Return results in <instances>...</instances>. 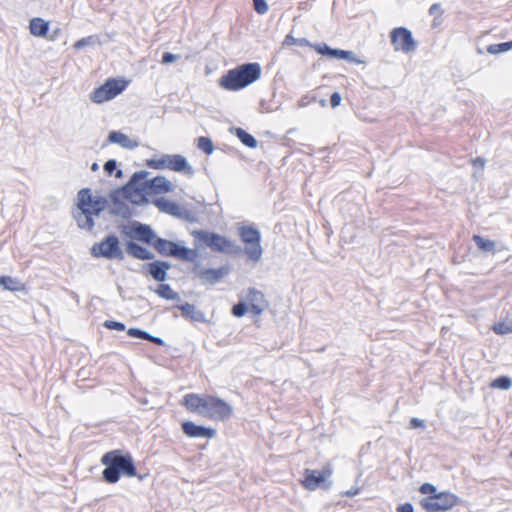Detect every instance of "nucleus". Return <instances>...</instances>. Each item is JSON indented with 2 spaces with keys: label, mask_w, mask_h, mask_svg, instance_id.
Wrapping results in <instances>:
<instances>
[{
  "label": "nucleus",
  "mask_w": 512,
  "mask_h": 512,
  "mask_svg": "<svg viewBox=\"0 0 512 512\" xmlns=\"http://www.w3.org/2000/svg\"><path fill=\"white\" fill-rule=\"evenodd\" d=\"M183 404L190 412L215 421H225L233 415V407L229 403L210 395L187 394Z\"/></svg>",
  "instance_id": "nucleus-1"
},
{
  "label": "nucleus",
  "mask_w": 512,
  "mask_h": 512,
  "mask_svg": "<svg viewBox=\"0 0 512 512\" xmlns=\"http://www.w3.org/2000/svg\"><path fill=\"white\" fill-rule=\"evenodd\" d=\"M261 72L259 63H244L228 70L220 78L219 85L228 91H239L259 80Z\"/></svg>",
  "instance_id": "nucleus-2"
},
{
  "label": "nucleus",
  "mask_w": 512,
  "mask_h": 512,
  "mask_svg": "<svg viewBox=\"0 0 512 512\" xmlns=\"http://www.w3.org/2000/svg\"><path fill=\"white\" fill-rule=\"evenodd\" d=\"M101 463L105 466L102 475L107 483L118 482L121 473L128 477L136 476L132 457L129 454H123L120 450L105 453L101 458Z\"/></svg>",
  "instance_id": "nucleus-3"
},
{
  "label": "nucleus",
  "mask_w": 512,
  "mask_h": 512,
  "mask_svg": "<svg viewBox=\"0 0 512 512\" xmlns=\"http://www.w3.org/2000/svg\"><path fill=\"white\" fill-rule=\"evenodd\" d=\"M193 236L198 247L205 246L214 252L236 255L242 252L241 246L229 238L207 230H194Z\"/></svg>",
  "instance_id": "nucleus-4"
},
{
  "label": "nucleus",
  "mask_w": 512,
  "mask_h": 512,
  "mask_svg": "<svg viewBox=\"0 0 512 512\" xmlns=\"http://www.w3.org/2000/svg\"><path fill=\"white\" fill-rule=\"evenodd\" d=\"M149 175L148 171L142 170L135 172L128 183L121 189H118L123 195V199L135 204L141 205L148 202L147 195L148 189L146 187L145 178Z\"/></svg>",
  "instance_id": "nucleus-5"
},
{
  "label": "nucleus",
  "mask_w": 512,
  "mask_h": 512,
  "mask_svg": "<svg viewBox=\"0 0 512 512\" xmlns=\"http://www.w3.org/2000/svg\"><path fill=\"white\" fill-rule=\"evenodd\" d=\"M238 234L241 241L245 244L243 251L248 260L258 263L263 255L259 230L253 226L243 225L238 228Z\"/></svg>",
  "instance_id": "nucleus-6"
},
{
  "label": "nucleus",
  "mask_w": 512,
  "mask_h": 512,
  "mask_svg": "<svg viewBox=\"0 0 512 512\" xmlns=\"http://www.w3.org/2000/svg\"><path fill=\"white\" fill-rule=\"evenodd\" d=\"M147 165L153 169H169L178 173H184L189 177L194 175L193 167L184 156L179 154H164L158 159L148 160Z\"/></svg>",
  "instance_id": "nucleus-7"
},
{
  "label": "nucleus",
  "mask_w": 512,
  "mask_h": 512,
  "mask_svg": "<svg viewBox=\"0 0 512 512\" xmlns=\"http://www.w3.org/2000/svg\"><path fill=\"white\" fill-rule=\"evenodd\" d=\"M152 246L162 255L175 257L183 261L194 262L198 258L196 249L186 248L163 238L156 237Z\"/></svg>",
  "instance_id": "nucleus-8"
},
{
  "label": "nucleus",
  "mask_w": 512,
  "mask_h": 512,
  "mask_svg": "<svg viewBox=\"0 0 512 512\" xmlns=\"http://www.w3.org/2000/svg\"><path fill=\"white\" fill-rule=\"evenodd\" d=\"M459 498L450 492H440L426 498L420 502L422 508L427 512L447 511L456 506Z\"/></svg>",
  "instance_id": "nucleus-9"
},
{
  "label": "nucleus",
  "mask_w": 512,
  "mask_h": 512,
  "mask_svg": "<svg viewBox=\"0 0 512 512\" xmlns=\"http://www.w3.org/2000/svg\"><path fill=\"white\" fill-rule=\"evenodd\" d=\"M91 254L94 257H103L110 260L122 261L124 259V253L115 235H108L102 241L95 243L91 248Z\"/></svg>",
  "instance_id": "nucleus-10"
},
{
  "label": "nucleus",
  "mask_w": 512,
  "mask_h": 512,
  "mask_svg": "<svg viewBox=\"0 0 512 512\" xmlns=\"http://www.w3.org/2000/svg\"><path fill=\"white\" fill-rule=\"evenodd\" d=\"M126 87V82L121 79H109L100 87L94 89L90 99L94 103H103L115 98Z\"/></svg>",
  "instance_id": "nucleus-11"
},
{
  "label": "nucleus",
  "mask_w": 512,
  "mask_h": 512,
  "mask_svg": "<svg viewBox=\"0 0 512 512\" xmlns=\"http://www.w3.org/2000/svg\"><path fill=\"white\" fill-rule=\"evenodd\" d=\"M304 474L305 477L302 483L308 490L329 489L332 485V482L329 480L332 475V469L329 466L324 467L322 470L306 469Z\"/></svg>",
  "instance_id": "nucleus-12"
},
{
  "label": "nucleus",
  "mask_w": 512,
  "mask_h": 512,
  "mask_svg": "<svg viewBox=\"0 0 512 512\" xmlns=\"http://www.w3.org/2000/svg\"><path fill=\"white\" fill-rule=\"evenodd\" d=\"M390 37L395 51L409 54L416 50L417 44L410 30L404 27L395 28L392 30Z\"/></svg>",
  "instance_id": "nucleus-13"
},
{
  "label": "nucleus",
  "mask_w": 512,
  "mask_h": 512,
  "mask_svg": "<svg viewBox=\"0 0 512 512\" xmlns=\"http://www.w3.org/2000/svg\"><path fill=\"white\" fill-rule=\"evenodd\" d=\"M78 201L82 207H89L94 216H99L107 206V199L102 196H92L89 188H83L78 192Z\"/></svg>",
  "instance_id": "nucleus-14"
},
{
  "label": "nucleus",
  "mask_w": 512,
  "mask_h": 512,
  "mask_svg": "<svg viewBox=\"0 0 512 512\" xmlns=\"http://www.w3.org/2000/svg\"><path fill=\"white\" fill-rule=\"evenodd\" d=\"M123 234L127 237L137 239L144 243L152 245L156 239L155 232L149 225L142 224L140 222H133L129 229H124Z\"/></svg>",
  "instance_id": "nucleus-15"
},
{
  "label": "nucleus",
  "mask_w": 512,
  "mask_h": 512,
  "mask_svg": "<svg viewBox=\"0 0 512 512\" xmlns=\"http://www.w3.org/2000/svg\"><path fill=\"white\" fill-rule=\"evenodd\" d=\"M112 205L109 209V213L114 216H119L123 219H129L132 214V208L125 202L123 195L117 189L110 194Z\"/></svg>",
  "instance_id": "nucleus-16"
},
{
  "label": "nucleus",
  "mask_w": 512,
  "mask_h": 512,
  "mask_svg": "<svg viewBox=\"0 0 512 512\" xmlns=\"http://www.w3.org/2000/svg\"><path fill=\"white\" fill-rule=\"evenodd\" d=\"M245 299L250 306L252 314L255 316H260L268 307L264 293L255 288L247 290Z\"/></svg>",
  "instance_id": "nucleus-17"
},
{
  "label": "nucleus",
  "mask_w": 512,
  "mask_h": 512,
  "mask_svg": "<svg viewBox=\"0 0 512 512\" xmlns=\"http://www.w3.org/2000/svg\"><path fill=\"white\" fill-rule=\"evenodd\" d=\"M194 272L204 283L213 285L223 279L229 273V269L226 267L201 269L195 266Z\"/></svg>",
  "instance_id": "nucleus-18"
},
{
  "label": "nucleus",
  "mask_w": 512,
  "mask_h": 512,
  "mask_svg": "<svg viewBox=\"0 0 512 512\" xmlns=\"http://www.w3.org/2000/svg\"><path fill=\"white\" fill-rule=\"evenodd\" d=\"M182 430L185 435L190 438H214L216 430L204 426L196 425L192 421H185L182 423Z\"/></svg>",
  "instance_id": "nucleus-19"
},
{
  "label": "nucleus",
  "mask_w": 512,
  "mask_h": 512,
  "mask_svg": "<svg viewBox=\"0 0 512 512\" xmlns=\"http://www.w3.org/2000/svg\"><path fill=\"white\" fill-rule=\"evenodd\" d=\"M144 184H146L149 194H162L173 190L172 183L164 176H157L150 180L146 177Z\"/></svg>",
  "instance_id": "nucleus-20"
},
{
  "label": "nucleus",
  "mask_w": 512,
  "mask_h": 512,
  "mask_svg": "<svg viewBox=\"0 0 512 512\" xmlns=\"http://www.w3.org/2000/svg\"><path fill=\"white\" fill-rule=\"evenodd\" d=\"M78 209L79 211L74 214V218L81 229H86L91 231L94 227L93 214L90 212L89 207H82L81 203L78 201Z\"/></svg>",
  "instance_id": "nucleus-21"
},
{
  "label": "nucleus",
  "mask_w": 512,
  "mask_h": 512,
  "mask_svg": "<svg viewBox=\"0 0 512 512\" xmlns=\"http://www.w3.org/2000/svg\"><path fill=\"white\" fill-rule=\"evenodd\" d=\"M126 252L131 257L139 260H151L154 258L153 253H151L148 249L133 241H128L126 243Z\"/></svg>",
  "instance_id": "nucleus-22"
},
{
  "label": "nucleus",
  "mask_w": 512,
  "mask_h": 512,
  "mask_svg": "<svg viewBox=\"0 0 512 512\" xmlns=\"http://www.w3.org/2000/svg\"><path fill=\"white\" fill-rule=\"evenodd\" d=\"M170 267L168 262L155 261L149 264V273L156 281L164 282L167 279V271Z\"/></svg>",
  "instance_id": "nucleus-23"
},
{
  "label": "nucleus",
  "mask_w": 512,
  "mask_h": 512,
  "mask_svg": "<svg viewBox=\"0 0 512 512\" xmlns=\"http://www.w3.org/2000/svg\"><path fill=\"white\" fill-rule=\"evenodd\" d=\"M108 141L126 149H134L138 146L137 141L130 139L120 131H111L108 135Z\"/></svg>",
  "instance_id": "nucleus-24"
},
{
  "label": "nucleus",
  "mask_w": 512,
  "mask_h": 512,
  "mask_svg": "<svg viewBox=\"0 0 512 512\" xmlns=\"http://www.w3.org/2000/svg\"><path fill=\"white\" fill-rule=\"evenodd\" d=\"M178 308L181 310L182 312V315L193 321V322H205L206 321V318H205V314L196 308V306L190 304V303H185V304H182L180 306H178Z\"/></svg>",
  "instance_id": "nucleus-25"
},
{
  "label": "nucleus",
  "mask_w": 512,
  "mask_h": 512,
  "mask_svg": "<svg viewBox=\"0 0 512 512\" xmlns=\"http://www.w3.org/2000/svg\"><path fill=\"white\" fill-rule=\"evenodd\" d=\"M30 33L37 37H44L48 33L49 23L42 18H33L29 24Z\"/></svg>",
  "instance_id": "nucleus-26"
},
{
  "label": "nucleus",
  "mask_w": 512,
  "mask_h": 512,
  "mask_svg": "<svg viewBox=\"0 0 512 512\" xmlns=\"http://www.w3.org/2000/svg\"><path fill=\"white\" fill-rule=\"evenodd\" d=\"M154 204L159 208L160 211L168 213L170 215L179 214V205L173 201L165 198H159L154 201Z\"/></svg>",
  "instance_id": "nucleus-27"
},
{
  "label": "nucleus",
  "mask_w": 512,
  "mask_h": 512,
  "mask_svg": "<svg viewBox=\"0 0 512 512\" xmlns=\"http://www.w3.org/2000/svg\"><path fill=\"white\" fill-rule=\"evenodd\" d=\"M0 286L8 291H21L24 288L20 281L10 276H0Z\"/></svg>",
  "instance_id": "nucleus-28"
},
{
  "label": "nucleus",
  "mask_w": 512,
  "mask_h": 512,
  "mask_svg": "<svg viewBox=\"0 0 512 512\" xmlns=\"http://www.w3.org/2000/svg\"><path fill=\"white\" fill-rule=\"evenodd\" d=\"M155 293L166 300H180L179 294L175 292L169 284H160Z\"/></svg>",
  "instance_id": "nucleus-29"
},
{
  "label": "nucleus",
  "mask_w": 512,
  "mask_h": 512,
  "mask_svg": "<svg viewBox=\"0 0 512 512\" xmlns=\"http://www.w3.org/2000/svg\"><path fill=\"white\" fill-rule=\"evenodd\" d=\"M473 241L477 247L484 252H495V242L489 239H485L480 235H474Z\"/></svg>",
  "instance_id": "nucleus-30"
},
{
  "label": "nucleus",
  "mask_w": 512,
  "mask_h": 512,
  "mask_svg": "<svg viewBox=\"0 0 512 512\" xmlns=\"http://www.w3.org/2000/svg\"><path fill=\"white\" fill-rule=\"evenodd\" d=\"M316 52L321 55L328 56L329 58H339L341 49H334L329 47L327 44H314L313 48Z\"/></svg>",
  "instance_id": "nucleus-31"
},
{
  "label": "nucleus",
  "mask_w": 512,
  "mask_h": 512,
  "mask_svg": "<svg viewBox=\"0 0 512 512\" xmlns=\"http://www.w3.org/2000/svg\"><path fill=\"white\" fill-rule=\"evenodd\" d=\"M236 135L245 146L249 148L257 147V140L254 138V136H252L242 128L236 129Z\"/></svg>",
  "instance_id": "nucleus-32"
},
{
  "label": "nucleus",
  "mask_w": 512,
  "mask_h": 512,
  "mask_svg": "<svg viewBox=\"0 0 512 512\" xmlns=\"http://www.w3.org/2000/svg\"><path fill=\"white\" fill-rule=\"evenodd\" d=\"M284 45H298V46H308L313 48V45L308 39L306 38H294L292 35H287L284 40Z\"/></svg>",
  "instance_id": "nucleus-33"
},
{
  "label": "nucleus",
  "mask_w": 512,
  "mask_h": 512,
  "mask_svg": "<svg viewBox=\"0 0 512 512\" xmlns=\"http://www.w3.org/2000/svg\"><path fill=\"white\" fill-rule=\"evenodd\" d=\"M512 49V41L489 45L487 51L491 54H498Z\"/></svg>",
  "instance_id": "nucleus-34"
},
{
  "label": "nucleus",
  "mask_w": 512,
  "mask_h": 512,
  "mask_svg": "<svg viewBox=\"0 0 512 512\" xmlns=\"http://www.w3.org/2000/svg\"><path fill=\"white\" fill-rule=\"evenodd\" d=\"M491 386L502 390H508L512 386V380L507 376H500L496 378Z\"/></svg>",
  "instance_id": "nucleus-35"
},
{
  "label": "nucleus",
  "mask_w": 512,
  "mask_h": 512,
  "mask_svg": "<svg viewBox=\"0 0 512 512\" xmlns=\"http://www.w3.org/2000/svg\"><path fill=\"white\" fill-rule=\"evenodd\" d=\"M197 147L207 155L212 154L214 147L210 138L199 137Z\"/></svg>",
  "instance_id": "nucleus-36"
},
{
  "label": "nucleus",
  "mask_w": 512,
  "mask_h": 512,
  "mask_svg": "<svg viewBox=\"0 0 512 512\" xmlns=\"http://www.w3.org/2000/svg\"><path fill=\"white\" fill-rule=\"evenodd\" d=\"M493 330L499 335L512 333V321L499 322L494 326Z\"/></svg>",
  "instance_id": "nucleus-37"
},
{
  "label": "nucleus",
  "mask_w": 512,
  "mask_h": 512,
  "mask_svg": "<svg viewBox=\"0 0 512 512\" xmlns=\"http://www.w3.org/2000/svg\"><path fill=\"white\" fill-rule=\"evenodd\" d=\"M344 59L351 63L364 64L363 60L358 59L352 51L340 50L339 58Z\"/></svg>",
  "instance_id": "nucleus-38"
},
{
  "label": "nucleus",
  "mask_w": 512,
  "mask_h": 512,
  "mask_svg": "<svg viewBox=\"0 0 512 512\" xmlns=\"http://www.w3.org/2000/svg\"><path fill=\"white\" fill-rule=\"evenodd\" d=\"M246 312H247V304L242 301L235 304L231 309L232 315L237 318L244 316L246 314Z\"/></svg>",
  "instance_id": "nucleus-39"
},
{
  "label": "nucleus",
  "mask_w": 512,
  "mask_h": 512,
  "mask_svg": "<svg viewBox=\"0 0 512 512\" xmlns=\"http://www.w3.org/2000/svg\"><path fill=\"white\" fill-rule=\"evenodd\" d=\"M95 43L94 36L82 38L74 43V48L80 50Z\"/></svg>",
  "instance_id": "nucleus-40"
},
{
  "label": "nucleus",
  "mask_w": 512,
  "mask_h": 512,
  "mask_svg": "<svg viewBox=\"0 0 512 512\" xmlns=\"http://www.w3.org/2000/svg\"><path fill=\"white\" fill-rule=\"evenodd\" d=\"M147 333H148L147 331L141 330L139 328H129L127 330V334L130 337L138 338V339H142V340H146Z\"/></svg>",
  "instance_id": "nucleus-41"
},
{
  "label": "nucleus",
  "mask_w": 512,
  "mask_h": 512,
  "mask_svg": "<svg viewBox=\"0 0 512 512\" xmlns=\"http://www.w3.org/2000/svg\"><path fill=\"white\" fill-rule=\"evenodd\" d=\"M104 327L110 330H118L123 331L125 330V325L122 322L113 321V320H106L104 322Z\"/></svg>",
  "instance_id": "nucleus-42"
},
{
  "label": "nucleus",
  "mask_w": 512,
  "mask_h": 512,
  "mask_svg": "<svg viewBox=\"0 0 512 512\" xmlns=\"http://www.w3.org/2000/svg\"><path fill=\"white\" fill-rule=\"evenodd\" d=\"M254 9L259 14H265L268 11V4L265 0H253Z\"/></svg>",
  "instance_id": "nucleus-43"
},
{
  "label": "nucleus",
  "mask_w": 512,
  "mask_h": 512,
  "mask_svg": "<svg viewBox=\"0 0 512 512\" xmlns=\"http://www.w3.org/2000/svg\"><path fill=\"white\" fill-rule=\"evenodd\" d=\"M419 491L422 494H430V496L434 495V494H437L436 493V487L433 484H430V483H424L423 485H421Z\"/></svg>",
  "instance_id": "nucleus-44"
},
{
  "label": "nucleus",
  "mask_w": 512,
  "mask_h": 512,
  "mask_svg": "<svg viewBox=\"0 0 512 512\" xmlns=\"http://www.w3.org/2000/svg\"><path fill=\"white\" fill-rule=\"evenodd\" d=\"M180 58V55L172 54L170 52H165L162 56V63L169 64L177 61Z\"/></svg>",
  "instance_id": "nucleus-45"
},
{
  "label": "nucleus",
  "mask_w": 512,
  "mask_h": 512,
  "mask_svg": "<svg viewBox=\"0 0 512 512\" xmlns=\"http://www.w3.org/2000/svg\"><path fill=\"white\" fill-rule=\"evenodd\" d=\"M117 169V163L114 159H110L108 160L105 164H104V170L106 171V173H108L109 175H111L115 170Z\"/></svg>",
  "instance_id": "nucleus-46"
},
{
  "label": "nucleus",
  "mask_w": 512,
  "mask_h": 512,
  "mask_svg": "<svg viewBox=\"0 0 512 512\" xmlns=\"http://www.w3.org/2000/svg\"><path fill=\"white\" fill-rule=\"evenodd\" d=\"M341 100H342V97L340 95V93L338 92H334L331 97H330V104L333 108L337 107L340 105L341 103Z\"/></svg>",
  "instance_id": "nucleus-47"
},
{
  "label": "nucleus",
  "mask_w": 512,
  "mask_h": 512,
  "mask_svg": "<svg viewBox=\"0 0 512 512\" xmlns=\"http://www.w3.org/2000/svg\"><path fill=\"white\" fill-rule=\"evenodd\" d=\"M146 340L158 346H163L165 344L164 340L161 337L151 335L149 332L147 333Z\"/></svg>",
  "instance_id": "nucleus-48"
},
{
  "label": "nucleus",
  "mask_w": 512,
  "mask_h": 512,
  "mask_svg": "<svg viewBox=\"0 0 512 512\" xmlns=\"http://www.w3.org/2000/svg\"><path fill=\"white\" fill-rule=\"evenodd\" d=\"M442 13L443 11L441 9V5L438 3L431 5V7L429 8V14L432 16H440L442 15Z\"/></svg>",
  "instance_id": "nucleus-49"
},
{
  "label": "nucleus",
  "mask_w": 512,
  "mask_h": 512,
  "mask_svg": "<svg viewBox=\"0 0 512 512\" xmlns=\"http://www.w3.org/2000/svg\"><path fill=\"white\" fill-rule=\"evenodd\" d=\"M397 512H414L413 505L411 503H404L397 507Z\"/></svg>",
  "instance_id": "nucleus-50"
},
{
  "label": "nucleus",
  "mask_w": 512,
  "mask_h": 512,
  "mask_svg": "<svg viewBox=\"0 0 512 512\" xmlns=\"http://www.w3.org/2000/svg\"><path fill=\"white\" fill-rule=\"evenodd\" d=\"M424 421L419 418H412L410 420V428H418V427H424Z\"/></svg>",
  "instance_id": "nucleus-51"
},
{
  "label": "nucleus",
  "mask_w": 512,
  "mask_h": 512,
  "mask_svg": "<svg viewBox=\"0 0 512 512\" xmlns=\"http://www.w3.org/2000/svg\"><path fill=\"white\" fill-rule=\"evenodd\" d=\"M472 163L475 167H479L480 169H483L485 166V160L481 157H476L472 160Z\"/></svg>",
  "instance_id": "nucleus-52"
},
{
  "label": "nucleus",
  "mask_w": 512,
  "mask_h": 512,
  "mask_svg": "<svg viewBox=\"0 0 512 512\" xmlns=\"http://www.w3.org/2000/svg\"><path fill=\"white\" fill-rule=\"evenodd\" d=\"M358 492H359V490H358V489L350 490V491H347V492H346V495H347V496H349V497H353V496L357 495V494H358Z\"/></svg>",
  "instance_id": "nucleus-53"
},
{
  "label": "nucleus",
  "mask_w": 512,
  "mask_h": 512,
  "mask_svg": "<svg viewBox=\"0 0 512 512\" xmlns=\"http://www.w3.org/2000/svg\"><path fill=\"white\" fill-rule=\"evenodd\" d=\"M115 171H116L115 172V177L116 178H121L123 176V171L122 170H120V169L117 170L116 169Z\"/></svg>",
  "instance_id": "nucleus-54"
},
{
  "label": "nucleus",
  "mask_w": 512,
  "mask_h": 512,
  "mask_svg": "<svg viewBox=\"0 0 512 512\" xmlns=\"http://www.w3.org/2000/svg\"><path fill=\"white\" fill-rule=\"evenodd\" d=\"M98 168H99V166H98V164H97V163H93V164H92V166H91V169H92L93 171H97V170H98Z\"/></svg>",
  "instance_id": "nucleus-55"
},
{
  "label": "nucleus",
  "mask_w": 512,
  "mask_h": 512,
  "mask_svg": "<svg viewBox=\"0 0 512 512\" xmlns=\"http://www.w3.org/2000/svg\"><path fill=\"white\" fill-rule=\"evenodd\" d=\"M299 105H300L301 107H302V106H304V105H305L304 101H300V102H299Z\"/></svg>",
  "instance_id": "nucleus-56"
}]
</instances>
